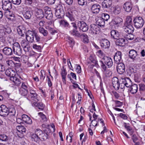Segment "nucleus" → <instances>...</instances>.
Segmentation results:
<instances>
[{"label":"nucleus","mask_w":145,"mask_h":145,"mask_svg":"<svg viewBox=\"0 0 145 145\" xmlns=\"http://www.w3.org/2000/svg\"><path fill=\"white\" fill-rule=\"evenodd\" d=\"M78 4L81 6L84 5L86 3V0H77Z\"/></svg>","instance_id":"obj_63"},{"label":"nucleus","mask_w":145,"mask_h":145,"mask_svg":"<svg viewBox=\"0 0 145 145\" xmlns=\"http://www.w3.org/2000/svg\"><path fill=\"white\" fill-rule=\"evenodd\" d=\"M29 42L27 40H22L21 43L24 50L25 52H28L30 50V46Z\"/></svg>","instance_id":"obj_20"},{"label":"nucleus","mask_w":145,"mask_h":145,"mask_svg":"<svg viewBox=\"0 0 145 145\" xmlns=\"http://www.w3.org/2000/svg\"><path fill=\"white\" fill-rule=\"evenodd\" d=\"M5 64L10 67H13L14 66V63L11 60H6Z\"/></svg>","instance_id":"obj_53"},{"label":"nucleus","mask_w":145,"mask_h":145,"mask_svg":"<svg viewBox=\"0 0 145 145\" xmlns=\"http://www.w3.org/2000/svg\"><path fill=\"white\" fill-rule=\"evenodd\" d=\"M129 56L131 58L133 59V61L135 62L138 60V57L137 56V52L134 50H131L129 52Z\"/></svg>","instance_id":"obj_17"},{"label":"nucleus","mask_w":145,"mask_h":145,"mask_svg":"<svg viewBox=\"0 0 145 145\" xmlns=\"http://www.w3.org/2000/svg\"><path fill=\"white\" fill-rule=\"evenodd\" d=\"M9 137L5 134L0 135V140L3 142H8L9 140Z\"/></svg>","instance_id":"obj_47"},{"label":"nucleus","mask_w":145,"mask_h":145,"mask_svg":"<svg viewBox=\"0 0 145 145\" xmlns=\"http://www.w3.org/2000/svg\"><path fill=\"white\" fill-rule=\"evenodd\" d=\"M72 27L73 28V29H77L78 27L75 23L72 22L70 25L69 24V29H72Z\"/></svg>","instance_id":"obj_59"},{"label":"nucleus","mask_w":145,"mask_h":145,"mask_svg":"<svg viewBox=\"0 0 145 145\" xmlns=\"http://www.w3.org/2000/svg\"><path fill=\"white\" fill-rule=\"evenodd\" d=\"M100 30V28L97 25L92 24L90 25L89 33L92 35L97 34L99 33Z\"/></svg>","instance_id":"obj_4"},{"label":"nucleus","mask_w":145,"mask_h":145,"mask_svg":"<svg viewBox=\"0 0 145 145\" xmlns=\"http://www.w3.org/2000/svg\"><path fill=\"white\" fill-rule=\"evenodd\" d=\"M70 33L72 35L75 36L76 37H80L81 34L77 29H73L72 30L69 31Z\"/></svg>","instance_id":"obj_44"},{"label":"nucleus","mask_w":145,"mask_h":145,"mask_svg":"<svg viewBox=\"0 0 145 145\" xmlns=\"http://www.w3.org/2000/svg\"><path fill=\"white\" fill-rule=\"evenodd\" d=\"M112 4L111 0H105L102 3V5L103 8H108L111 6Z\"/></svg>","instance_id":"obj_33"},{"label":"nucleus","mask_w":145,"mask_h":145,"mask_svg":"<svg viewBox=\"0 0 145 145\" xmlns=\"http://www.w3.org/2000/svg\"><path fill=\"white\" fill-rule=\"evenodd\" d=\"M8 108L5 105H1L0 106V115L5 116L9 114Z\"/></svg>","instance_id":"obj_16"},{"label":"nucleus","mask_w":145,"mask_h":145,"mask_svg":"<svg viewBox=\"0 0 145 145\" xmlns=\"http://www.w3.org/2000/svg\"><path fill=\"white\" fill-rule=\"evenodd\" d=\"M35 15L37 18L40 20L43 18L44 16V12L41 8H37L35 9Z\"/></svg>","instance_id":"obj_18"},{"label":"nucleus","mask_w":145,"mask_h":145,"mask_svg":"<svg viewBox=\"0 0 145 145\" xmlns=\"http://www.w3.org/2000/svg\"><path fill=\"white\" fill-rule=\"evenodd\" d=\"M138 89L137 85L135 84L132 85L130 88V92L132 94L136 93L138 91Z\"/></svg>","instance_id":"obj_39"},{"label":"nucleus","mask_w":145,"mask_h":145,"mask_svg":"<svg viewBox=\"0 0 145 145\" xmlns=\"http://www.w3.org/2000/svg\"><path fill=\"white\" fill-rule=\"evenodd\" d=\"M110 33L111 37L114 39H117L119 37V33L117 31L112 30Z\"/></svg>","instance_id":"obj_42"},{"label":"nucleus","mask_w":145,"mask_h":145,"mask_svg":"<svg viewBox=\"0 0 145 145\" xmlns=\"http://www.w3.org/2000/svg\"><path fill=\"white\" fill-rule=\"evenodd\" d=\"M101 60H102L105 65H106L109 68L111 67L113 65L112 59L109 57L104 56Z\"/></svg>","instance_id":"obj_14"},{"label":"nucleus","mask_w":145,"mask_h":145,"mask_svg":"<svg viewBox=\"0 0 145 145\" xmlns=\"http://www.w3.org/2000/svg\"><path fill=\"white\" fill-rule=\"evenodd\" d=\"M124 25H132V20L131 17L128 16L126 19L125 22L124 24Z\"/></svg>","instance_id":"obj_46"},{"label":"nucleus","mask_w":145,"mask_h":145,"mask_svg":"<svg viewBox=\"0 0 145 145\" xmlns=\"http://www.w3.org/2000/svg\"><path fill=\"white\" fill-rule=\"evenodd\" d=\"M17 29L19 35L22 37L24 36L26 30L25 27L23 25L19 26L17 27Z\"/></svg>","instance_id":"obj_28"},{"label":"nucleus","mask_w":145,"mask_h":145,"mask_svg":"<svg viewBox=\"0 0 145 145\" xmlns=\"http://www.w3.org/2000/svg\"><path fill=\"white\" fill-rule=\"evenodd\" d=\"M23 14L24 17L26 19H30L31 18L32 13L28 9H26L23 11Z\"/></svg>","instance_id":"obj_29"},{"label":"nucleus","mask_w":145,"mask_h":145,"mask_svg":"<svg viewBox=\"0 0 145 145\" xmlns=\"http://www.w3.org/2000/svg\"><path fill=\"white\" fill-rule=\"evenodd\" d=\"M121 7L119 5H116L113 8V12L116 14H119L121 11Z\"/></svg>","instance_id":"obj_50"},{"label":"nucleus","mask_w":145,"mask_h":145,"mask_svg":"<svg viewBox=\"0 0 145 145\" xmlns=\"http://www.w3.org/2000/svg\"><path fill=\"white\" fill-rule=\"evenodd\" d=\"M39 32L44 37L47 36L48 34L47 31L45 30L43 27H39Z\"/></svg>","instance_id":"obj_49"},{"label":"nucleus","mask_w":145,"mask_h":145,"mask_svg":"<svg viewBox=\"0 0 145 145\" xmlns=\"http://www.w3.org/2000/svg\"><path fill=\"white\" fill-rule=\"evenodd\" d=\"M28 86L26 83L22 82L21 88L19 90V93L22 96H25L28 93Z\"/></svg>","instance_id":"obj_5"},{"label":"nucleus","mask_w":145,"mask_h":145,"mask_svg":"<svg viewBox=\"0 0 145 145\" xmlns=\"http://www.w3.org/2000/svg\"><path fill=\"white\" fill-rule=\"evenodd\" d=\"M59 23L60 25L65 27H67V29H69V24L67 21L64 20H61L60 21Z\"/></svg>","instance_id":"obj_55"},{"label":"nucleus","mask_w":145,"mask_h":145,"mask_svg":"<svg viewBox=\"0 0 145 145\" xmlns=\"http://www.w3.org/2000/svg\"><path fill=\"white\" fill-rule=\"evenodd\" d=\"M114 62L116 64L122 62L121 53L120 51H117L114 56Z\"/></svg>","instance_id":"obj_21"},{"label":"nucleus","mask_w":145,"mask_h":145,"mask_svg":"<svg viewBox=\"0 0 145 145\" xmlns=\"http://www.w3.org/2000/svg\"><path fill=\"white\" fill-rule=\"evenodd\" d=\"M101 8V6L98 4H93L91 7V10L93 14H97L99 13Z\"/></svg>","instance_id":"obj_22"},{"label":"nucleus","mask_w":145,"mask_h":145,"mask_svg":"<svg viewBox=\"0 0 145 145\" xmlns=\"http://www.w3.org/2000/svg\"><path fill=\"white\" fill-rule=\"evenodd\" d=\"M35 40L34 42H37L40 43L41 41V38L40 36L35 31V33H34Z\"/></svg>","instance_id":"obj_48"},{"label":"nucleus","mask_w":145,"mask_h":145,"mask_svg":"<svg viewBox=\"0 0 145 145\" xmlns=\"http://www.w3.org/2000/svg\"><path fill=\"white\" fill-rule=\"evenodd\" d=\"M118 65L117 67V72L120 74H122L125 71V66L122 63H117Z\"/></svg>","instance_id":"obj_23"},{"label":"nucleus","mask_w":145,"mask_h":145,"mask_svg":"<svg viewBox=\"0 0 145 145\" xmlns=\"http://www.w3.org/2000/svg\"><path fill=\"white\" fill-rule=\"evenodd\" d=\"M96 20V23L98 26L104 27L105 24V21L101 17H98Z\"/></svg>","instance_id":"obj_32"},{"label":"nucleus","mask_w":145,"mask_h":145,"mask_svg":"<svg viewBox=\"0 0 145 145\" xmlns=\"http://www.w3.org/2000/svg\"><path fill=\"white\" fill-rule=\"evenodd\" d=\"M33 106H35L37 107L40 110H43L45 106L42 102L37 103V102H34L32 103Z\"/></svg>","instance_id":"obj_34"},{"label":"nucleus","mask_w":145,"mask_h":145,"mask_svg":"<svg viewBox=\"0 0 145 145\" xmlns=\"http://www.w3.org/2000/svg\"><path fill=\"white\" fill-rule=\"evenodd\" d=\"M89 59L92 63L95 64V65L97 67H100V65L99 63H98L96 58L94 56H90L89 57Z\"/></svg>","instance_id":"obj_35"},{"label":"nucleus","mask_w":145,"mask_h":145,"mask_svg":"<svg viewBox=\"0 0 145 145\" xmlns=\"http://www.w3.org/2000/svg\"><path fill=\"white\" fill-rule=\"evenodd\" d=\"M61 70V74L62 78V80L64 83H65V77L67 74V73L66 72V69L64 68V66H63Z\"/></svg>","instance_id":"obj_43"},{"label":"nucleus","mask_w":145,"mask_h":145,"mask_svg":"<svg viewBox=\"0 0 145 145\" xmlns=\"http://www.w3.org/2000/svg\"><path fill=\"white\" fill-rule=\"evenodd\" d=\"M2 8L3 10H10L12 8V4L11 1L9 0H2Z\"/></svg>","instance_id":"obj_11"},{"label":"nucleus","mask_w":145,"mask_h":145,"mask_svg":"<svg viewBox=\"0 0 145 145\" xmlns=\"http://www.w3.org/2000/svg\"><path fill=\"white\" fill-rule=\"evenodd\" d=\"M134 29L132 25H124L122 27V33L124 34L132 33L134 31Z\"/></svg>","instance_id":"obj_10"},{"label":"nucleus","mask_w":145,"mask_h":145,"mask_svg":"<svg viewBox=\"0 0 145 145\" xmlns=\"http://www.w3.org/2000/svg\"><path fill=\"white\" fill-rule=\"evenodd\" d=\"M74 11L69 9L67 10L66 13V15L70 21H74L75 20L74 16Z\"/></svg>","instance_id":"obj_26"},{"label":"nucleus","mask_w":145,"mask_h":145,"mask_svg":"<svg viewBox=\"0 0 145 145\" xmlns=\"http://www.w3.org/2000/svg\"><path fill=\"white\" fill-rule=\"evenodd\" d=\"M98 120H93L91 121V123L90 125V127H91V125H93V126H96L98 125Z\"/></svg>","instance_id":"obj_61"},{"label":"nucleus","mask_w":145,"mask_h":145,"mask_svg":"<svg viewBox=\"0 0 145 145\" xmlns=\"http://www.w3.org/2000/svg\"><path fill=\"white\" fill-rule=\"evenodd\" d=\"M113 86L115 89L118 90L120 87V84L119 82L118 78L116 77L113 78L112 79Z\"/></svg>","instance_id":"obj_24"},{"label":"nucleus","mask_w":145,"mask_h":145,"mask_svg":"<svg viewBox=\"0 0 145 145\" xmlns=\"http://www.w3.org/2000/svg\"><path fill=\"white\" fill-rule=\"evenodd\" d=\"M123 36L126 39L128 40H132L134 39V36L131 34H124Z\"/></svg>","instance_id":"obj_52"},{"label":"nucleus","mask_w":145,"mask_h":145,"mask_svg":"<svg viewBox=\"0 0 145 145\" xmlns=\"http://www.w3.org/2000/svg\"><path fill=\"white\" fill-rule=\"evenodd\" d=\"M4 14L6 17L8 19L10 20L11 18L14 17V15L13 12H11L10 10H5Z\"/></svg>","instance_id":"obj_31"},{"label":"nucleus","mask_w":145,"mask_h":145,"mask_svg":"<svg viewBox=\"0 0 145 145\" xmlns=\"http://www.w3.org/2000/svg\"><path fill=\"white\" fill-rule=\"evenodd\" d=\"M9 114L10 116H14L16 113V110L14 106L12 105L8 107Z\"/></svg>","instance_id":"obj_41"},{"label":"nucleus","mask_w":145,"mask_h":145,"mask_svg":"<svg viewBox=\"0 0 145 145\" xmlns=\"http://www.w3.org/2000/svg\"><path fill=\"white\" fill-rule=\"evenodd\" d=\"M38 114L40 117L43 121H46L47 120V118L45 115L42 112H39Z\"/></svg>","instance_id":"obj_60"},{"label":"nucleus","mask_w":145,"mask_h":145,"mask_svg":"<svg viewBox=\"0 0 145 145\" xmlns=\"http://www.w3.org/2000/svg\"><path fill=\"white\" fill-rule=\"evenodd\" d=\"M83 17L80 19V21H78L77 22V26L80 30L85 32L87 31L88 29V26L87 24L84 22V20Z\"/></svg>","instance_id":"obj_2"},{"label":"nucleus","mask_w":145,"mask_h":145,"mask_svg":"<svg viewBox=\"0 0 145 145\" xmlns=\"http://www.w3.org/2000/svg\"><path fill=\"white\" fill-rule=\"evenodd\" d=\"M28 98L32 100H33L36 102H37L39 100V96L38 95L37 93L33 95H29Z\"/></svg>","instance_id":"obj_45"},{"label":"nucleus","mask_w":145,"mask_h":145,"mask_svg":"<svg viewBox=\"0 0 145 145\" xmlns=\"http://www.w3.org/2000/svg\"><path fill=\"white\" fill-rule=\"evenodd\" d=\"M125 40L123 38H119L117 39L116 41V45L121 46H123L125 45Z\"/></svg>","instance_id":"obj_38"},{"label":"nucleus","mask_w":145,"mask_h":145,"mask_svg":"<svg viewBox=\"0 0 145 145\" xmlns=\"http://www.w3.org/2000/svg\"><path fill=\"white\" fill-rule=\"evenodd\" d=\"M64 13L63 7L61 5H59L55 10L56 16L58 18H61L64 15Z\"/></svg>","instance_id":"obj_7"},{"label":"nucleus","mask_w":145,"mask_h":145,"mask_svg":"<svg viewBox=\"0 0 145 145\" xmlns=\"http://www.w3.org/2000/svg\"><path fill=\"white\" fill-rule=\"evenodd\" d=\"M18 137L20 138H23L24 136V133H25L26 131L25 128L22 125H19L16 127Z\"/></svg>","instance_id":"obj_15"},{"label":"nucleus","mask_w":145,"mask_h":145,"mask_svg":"<svg viewBox=\"0 0 145 145\" xmlns=\"http://www.w3.org/2000/svg\"><path fill=\"white\" fill-rule=\"evenodd\" d=\"M48 138V135L43 133L40 129H36L34 134L31 136V138L37 142L39 143L40 140H46Z\"/></svg>","instance_id":"obj_1"},{"label":"nucleus","mask_w":145,"mask_h":145,"mask_svg":"<svg viewBox=\"0 0 145 145\" xmlns=\"http://www.w3.org/2000/svg\"><path fill=\"white\" fill-rule=\"evenodd\" d=\"M67 41L72 46L74 44L75 41L73 38L69 36L67 37Z\"/></svg>","instance_id":"obj_57"},{"label":"nucleus","mask_w":145,"mask_h":145,"mask_svg":"<svg viewBox=\"0 0 145 145\" xmlns=\"http://www.w3.org/2000/svg\"><path fill=\"white\" fill-rule=\"evenodd\" d=\"M105 21H107L110 18L109 15L106 13H103L102 14L101 17Z\"/></svg>","instance_id":"obj_58"},{"label":"nucleus","mask_w":145,"mask_h":145,"mask_svg":"<svg viewBox=\"0 0 145 145\" xmlns=\"http://www.w3.org/2000/svg\"><path fill=\"white\" fill-rule=\"evenodd\" d=\"M132 7V4L130 2H127L125 3L123 5L124 9L127 12H130L131 11Z\"/></svg>","instance_id":"obj_27"},{"label":"nucleus","mask_w":145,"mask_h":145,"mask_svg":"<svg viewBox=\"0 0 145 145\" xmlns=\"http://www.w3.org/2000/svg\"><path fill=\"white\" fill-rule=\"evenodd\" d=\"M100 43L101 47L104 49L108 48L110 45V42L105 39H102L100 40Z\"/></svg>","instance_id":"obj_13"},{"label":"nucleus","mask_w":145,"mask_h":145,"mask_svg":"<svg viewBox=\"0 0 145 145\" xmlns=\"http://www.w3.org/2000/svg\"><path fill=\"white\" fill-rule=\"evenodd\" d=\"M46 29L49 31L52 35H54L55 33H57V31L54 29V28L49 26H46Z\"/></svg>","instance_id":"obj_54"},{"label":"nucleus","mask_w":145,"mask_h":145,"mask_svg":"<svg viewBox=\"0 0 145 145\" xmlns=\"http://www.w3.org/2000/svg\"><path fill=\"white\" fill-rule=\"evenodd\" d=\"M44 16L45 18L47 20H50L52 19L53 15L52 11L51 8L48 7L44 8Z\"/></svg>","instance_id":"obj_12"},{"label":"nucleus","mask_w":145,"mask_h":145,"mask_svg":"<svg viewBox=\"0 0 145 145\" xmlns=\"http://www.w3.org/2000/svg\"><path fill=\"white\" fill-rule=\"evenodd\" d=\"M122 19L119 17H116L112 21L113 24L115 25H119L121 24L122 22Z\"/></svg>","instance_id":"obj_37"},{"label":"nucleus","mask_w":145,"mask_h":145,"mask_svg":"<svg viewBox=\"0 0 145 145\" xmlns=\"http://www.w3.org/2000/svg\"><path fill=\"white\" fill-rule=\"evenodd\" d=\"M140 91H144L145 90V85L144 84H139Z\"/></svg>","instance_id":"obj_64"},{"label":"nucleus","mask_w":145,"mask_h":145,"mask_svg":"<svg viewBox=\"0 0 145 145\" xmlns=\"http://www.w3.org/2000/svg\"><path fill=\"white\" fill-rule=\"evenodd\" d=\"M99 64L101 67L103 73L106 77L109 76L110 75V71L107 69L106 66L104 64L102 60H100L99 61Z\"/></svg>","instance_id":"obj_9"},{"label":"nucleus","mask_w":145,"mask_h":145,"mask_svg":"<svg viewBox=\"0 0 145 145\" xmlns=\"http://www.w3.org/2000/svg\"><path fill=\"white\" fill-rule=\"evenodd\" d=\"M33 49L36 50L38 51H40L41 50V47L40 46L36 44H35L33 45Z\"/></svg>","instance_id":"obj_62"},{"label":"nucleus","mask_w":145,"mask_h":145,"mask_svg":"<svg viewBox=\"0 0 145 145\" xmlns=\"http://www.w3.org/2000/svg\"><path fill=\"white\" fill-rule=\"evenodd\" d=\"M1 50L4 54L7 56H10L13 55L12 50L8 47H5Z\"/></svg>","instance_id":"obj_25"},{"label":"nucleus","mask_w":145,"mask_h":145,"mask_svg":"<svg viewBox=\"0 0 145 145\" xmlns=\"http://www.w3.org/2000/svg\"><path fill=\"white\" fill-rule=\"evenodd\" d=\"M12 51L15 54L20 56L22 54V49L20 44L18 42L13 44Z\"/></svg>","instance_id":"obj_6"},{"label":"nucleus","mask_w":145,"mask_h":145,"mask_svg":"<svg viewBox=\"0 0 145 145\" xmlns=\"http://www.w3.org/2000/svg\"><path fill=\"white\" fill-rule=\"evenodd\" d=\"M22 121L28 124H31L32 123V121L31 118L25 114H23L22 116Z\"/></svg>","instance_id":"obj_30"},{"label":"nucleus","mask_w":145,"mask_h":145,"mask_svg":"<svg viewBox=\"0 0 145 145\" xmlns=\"http://www.w3.org/2000/svg\"><path fill=\"white\" fill-rule=\"evenodd\" d=\"M80 37L83 39V42L84 43H88L89 42V40L88 39V37L86 34L85 33L81 34Z\"/></svg>","instance_id":"obj_51"},{"label":"nucleus","mask_w":145,"mask_h":145,"mask_svg":"<svg viewBox=\"0 0 145 145\" xmlns=\"http://www.w3.org/2000/svg\"><path fill=\"white\" fill-rule=\"evenodd\" d=\"M10 80L14 83L15 85L16 86H19L21 83L20 80L14 76V77H11L10 78Z\"/></svg>","instance_id":"obj_36"},{"label":"nucleus","mask_w":145,"mask_h":145,"mask_svg":"<svg viewBox=\"0 0 145 145\" xmlns=\"http://www.w3.org/2000/svg\"><path fill=\"white\" fill-rule=\"evenodd\" d=\"M35 30H28L26 33V39L29 42L32 43L34 42V33H35Z\"/></svg>","instance_id":"obj_8"},{"label":"nucleus","mask_w":145,"mask_h":145,"mask_svg":"<svg viewBox=\"0 0 145 145\" xmlns=\"http://www.w3.org/2000/svg\"><path fill=\"white\" fill-rule=\"evenodd\" d=\"M5 74L8 76L14 77L15 75V73L14 71L11 69H7L5 72Z\"/></svg>","instance_id":"obj_40"},{"label":"nucleus","mask_w":145,"mask_h":145,"mask_svg":"<svg viewBox=\"0 0 145 145\" xmlns=\"http://www.w3.org/2000/svg\"><path fill=\"white\" fill-rule=\"evenodd\" d=\"M41 74L40 75V80L42 82L45 77V74L44 71L43 70H41L40 71Z\"/></svg>","instance_id":"obj_56"},{"label":"nucleus","mask_w":145,"mask_h":145,"mask_svg":"<svg viewBox=\"0 0 145 145\" xmlns=\"http://www.w3.org/2000/svg\"><path fill=\"white\" fill-rule=\"evenodd\" d=\"M134 24L135 27L137 29L141 28L144 24V21L141 17H136L133 20Z\"/></svg>","instance_id":"obj_3"},{"label":"nucleus","mask_w":145,"mask_h":145,"mask_svg":"<svg viewBox=\"0 0 145 145\" xmlns=\"http://www.w3.org/2000/svg\"><path fill=\"white\" fill-rule=\"evenodd\" d=\"M122 83L121 84V86H123L124 87L125 86L127 88L131 86L132 85V82L130 78H125L122 79Z\"/></svg>","instance_id":"obj_19"}]
</instances>
